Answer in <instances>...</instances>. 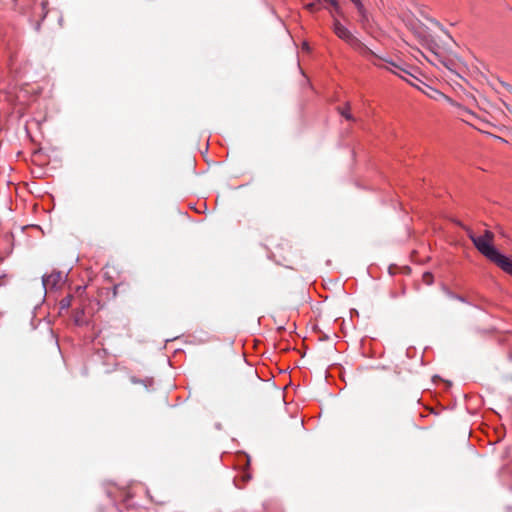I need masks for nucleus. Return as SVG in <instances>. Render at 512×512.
Listing matches in <instances>:
<instances>
[{
    "mask_svg": "<svg viewBox=\"0 0 512 512\" xmlns=\"http://www.w3.org/2000/svg\"><path fill=\"white\" fill-rule=\"evenodd\" d=\"M466 233L475 248L488 260L496 264L507 274L512 271V260L501 254L493 245L495 235L490 230H485L483 235L476 236L471 228H466Z\"/></svg>",
    "mask_w": 512,
    "mask_h": 512,
    "instance_id": "obj_1",
    "label": "nucleus"
},
{
    "mask_svg": "<svg viewBox=\"0 0 512 512\" xmlns=\"http://www.w3.org/2000/svg\"><path fill=\"white\" fill-rule=\"evenodd\" d=\"M322 3L329 4L334 8L336 13L341 14V8L336 0H321V4Z\"/></svg>",
    "mask_w": 512,
    "mask_h": 512,
    "instance_id": "obj_7",
    "label": "nucleus"
},
{
    "mask_svg": "<svg viewBox=\"0 0 512 512\" xmlns=\"http://www.w3.org/2000/svg\"><path fill=\"white\" fill-rule=\"evenodd\" d=\"M437 27H439L442 31H445L443 26L438 21H432Z\"/></svg>",
    "mask_w": 512,
    "mask_h": 512,
    "instance_id": "obj_13",
    "label": "nucleus"
},
{
    "mask_svg": "<svg viewBox=\"0 0 512 512\" xmlns=\"http://www.w3.org/2000/svg\"><path fill=\"white\" fill-rule=\"evenodd\" d=\"M249 478H250V476H249V475H245V476H243V479H244V480H249Z\"/></svg>",
    "mask_w": 512,
    "mask_h": 512,
    "instance_id": "obj_17",
    "label": "nucleus"
},
{
    "mask_svg": "<svg viewBox=\"0 0 512 512\" xmlns=\"http://www.w3.org/2000/svg\"><path fill=\"white\" fill-rule=\"evenodd\" d=\"M41 6H42V12H43L42 19H44L45 16L47 15L46 3L42 2Z\"/></svg>",
    "mask_w": 512,
    "mask_h": 512,
    "instance_id": "obj_10",
    "label": "nucleus"
},
{
    "mask_svg": "<svg viewBox=\"0 0 512 512\" xmlns=\"http://www.w3.org/2000/svg\"><path fill=\"white\" fill-rule=\"evenodd\" d=\"M509 275H511V276H512V270H511V273H510Z\"/></svg>",
    "mask_w": 512,
    "mask_h": 512,
    "instance_id": "obj_18",
    "label": "nucleus"
},
{
    "mask_svg": "<svg viewBox=\"0 0 512 512\" xmlns=\"http://www.w3.org/2000/svg\"><path fill=\"white\" fill-rule=\"evenodd\" d=\"M131 381H132L133 383H142V381L137 380L135 377H131Z\"/></svg>",
    "mask_w": 512,
    "mask_h": 512,
    "instance_id": "obj_15",
    "label": "nucleus"
},
{
    "mask_svg": "<svg viewBox=\"0 0 512 512\" xmlns=\"http://www.w3.org/2000/svg\"><path fill=\"white\" fill-rule=\"evenodd\" d=\"M334 33L343 41H345L353 50L359 53L362 57L368 59H384V56L380 55L373 49L369 48L360 39L354 36L345 26H343L338 20L334 21L333 25Z\"/></svg>",
    "mask_w": 512,
    "mask_h": 512,
    "instance_id": "obj_2",
    "label": "nucleus"
},
{
    "mask_svg": "<svg viewBox=\"0 0 512 512\" xmlns=\"http://www.w3.org/2000/svg\"><path fill=\"white\" fill-rule=\"evenodd\" d=\"M506 89L509 91V92H512V87L510 85H507L506 86Z\"/></svg>",
    "mask_w": 512,
    "mask_h": 512,
    "instance_id": "obj_16",
    "label": "nucleus"
},
{
    "mask_svg": "<svg viewBox=\"0 0 512 512\" xmlns=\"http://www.w3.org/2000/svg\"><path fill=\"white\" fill-rule=\"evenodd\" d=\"M61 303H62V306H63V307H64V306H68V305H69V300H67V301H66V300L64 299V300H62V302H61Z\"/></svg>",
    "mask_w": 512,
    "mask_h": 512,
    "instance_id": "obj_14",
    "label": "nucleus"
},
{
    "mask_svg": "<svg viewBox=\"0 0 512 512\" xmlns=\"http://www.w3.org/2000/svg\"><path fill=\"white\" fill-rule=\"evenodd\" d=\"M454 222L460 226L462 229H464L466 231V228H469L468 226L464 225L462 222L458 221V220H454Z\"/></svg>",
    "mask_w": 512,
    "mask_h": 512,
    "instance_id": "obj_11",
    "label": "nucleus"
},
{
    "mask_svg": "<svg viewBox=\"0 0 512 512\" xmlns=\"http://www.w3.org/2000/svg\"><path fill=\"white\" fill-rule=\"evenodd\" d=\"M350 109H351V106H350V103L347 102L345 103V105L343 107H338L337 108V111L348 121H355V118L353 117V115L350 113Z\"/></svg>",
    "mask_w": 512,
    "mask_h": 512,
    "instance_id": "obj_5",
    "label": "nucleus"
},
{
    "mask_svg": "<svg viewBox=\"0 0 512 512\" xmlns=\"http://www.w3.org/2000/svg\"><path fill=\"white\" fill-rule=\"evenodd\" d=\"M350 1L357 8V11H358V13L360 15V18H361L360 22L364 26L368 22V14H367V11H366L364 5L362 4V2L360 0H350Z\"/></svg>",
    "mask_w": 512,
    "mask_h": 512,
    "instance_id": "obj_4",
    "label": "nucleus"
},
{
    "mask_svg": "<svg viewBox=\"0 0 512 512\" xmlns=\"http://www.w3.org/2000/svg\"><path fill=\"white\" fill-rule=\"evenodd\" d=\"M121 286L122 284H117L113 287V297H116L118 295V291Z\"/></svg>",
    "mask_w": 512,
    "mask_h": 512,
    "instance_id": "obj_9",
    "label": "nucleus"
},
{
    "mask_svg": "<svg viewBox=\"0 0 512 512\" xmlns=\"http://www.w3.org/2000/svg\"><path fill=\"white\" fill-rule=\"evenodd\" d=\"M302 49L309 52L310 51V47H309V44L307 42H304L302 44Z\"/></svg>",
    "mask_w": 512,
    "mask_h": 512,
    "instance_id": "obj_12",
    "label": "nucleus"
},
{
    "mask_svg": "<svg viewBox=\"0 0 512 512\" xmlns=\"http://www.w3.org/2000/svg\"><path fill=\"white\" fill-rule=\"evenodd\" d=\"M370 62L373 65H375V66H377L379 68H384V69L390 71L391 73L397 75L398 77H400L403 80L407 81L411 85H415L406 76H411L412 78H414L416 80H417V78L414 75H412L409 71H407L403 66H401L399 64H396L392 60H390V59H388L386 57H384V59H373V58H371Z\"/></svg>",
    "mask_w": 512,
    "mask_h": 512,
    "instance_id": "obj_3",
    "label": "nucleus"
},
{
    "mask_svg": "<svg viewBox=\"0 0 512 512\" xmlns=\"http://www.w3.org/2000/svg\"><path fill=\"white\" fill-rule=\"evenodd\" d=\"M422 279H423V282L426 284V285H431L433 283V275L432 273L430 272H425L422 276Z\"/></svg>",
    "mask_w": 512,
    "mask_h": 512,
    "instance_id": "obj_8",
    "label": "nucleus"
},
{
    "mask_svg": "<svg viewBox=\"0 0 512 512\" xmlns=\"http://www.w3.org/2000/svg\"><path fill=\"white\" fill-rule=\"evenodd\" d=\"M305 8L311 12V13H314L318 10H320L321 8V0H317L315 2H312V3H309L305 6Z\"/></svg>",
    "mask_w": 512,
    "mask_h": 512,
    "instance_id": "obj_6",
    "label": "nucleus"
}]
</instances>
